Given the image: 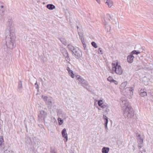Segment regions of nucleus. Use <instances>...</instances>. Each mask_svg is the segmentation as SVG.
<instances>
[{
    "instance_id": "nucleus-12",
    "label": "nucleus",
    "mask_w": 153,
    "mask_h": 153,
    "mask_svg": "<svg viewBox=\"0 0 153 153\" xmlns=\"http://www.w3.org/2000/svg\"><path fill=\"white\" fill-rule=\"evenodd\" d=\"M134 56L131 53V54L128 56L127 57V60L128 62L129 63H132L134 61Z\"/></svg>"
},
{
    "instance_id": "nucleus-16",
    "label": "nucleus",
    "mask_w": 153,
    "mask_h": 153,
    "mask_svg": "<svg viewBox=\"0 0 153 153\" xmlns=\"http://www.w3.org/2000/svg\"><path fill=\"white\" fill-rule=\"evenodd\" d=\"M22 88L23 87L22 82L21 81H20L18 82V91L20 92H21L22 91Z\"/></svg>"
},
{
    "instance_id": "nucleus-47",
    "label": "nucleus",
    "mask_w": 153,
    "mask_h": 153,
    "mask_svg": "<svg viewBox=\"0 0 153 153\" xmlns=\"http://www.w3.org/2000/svg\"><path fill=\"white\" fill-rule=\"evenodd\" d=\"M51 153H56L53 151H51Z\"/></svg>"
},
{
    "instance_id": "nucleus-49",
    "label": "nucleus",
    "mask_w": 153,
    "mask_h": 153,
    "mask_svg": "<svg viewBox=\"0 0 153 153\" xmlns=\"http://www.w3.org/2000/svg\"><path fill=\"white\" fill-rule=\"evenodd\" d=\"M98 109L99 110H100V109H99V108H98Z\"/></svg>"
},
{
    "instance_id": "nucleus-33",
    "label": "nucleus",
    "mask_w": 153,
    "mask_h": 153,
    "mask_svg": "<svg viewBox=\"0 0 153 153\" xmlns=\"http://www.w3.org/2000/svg\"><path fill=\"white\" fill-rule=\"evenodd\" d=\"M91 44L92 46L95 48H97V45L96 43L94 42H92Z\"/></svg>"
},
{
    "instance_id": "nucleus-27",
    "label": "nucleus",
    "mask_w": 153,
    "mask_h": 153,
    "mask_svg": "<svg viewBox=\"0 0 153 153\" xmlns=\"http://www.w3.org/2000/svg\"><path fill=\"white\" fill-rule=\"evenodd\" d=\"M68 73L69 74V75L71 76L72 78H74V77L75 76L73 73V71L72 70H71L70 71H69L68 72Z\"/></svg>"
},
{
    "instance_id": "nucleus-20",
    "label": "nucleus",
    "mask_w": 153,
    "mask_h": 153,
    "mask_svg": "<svg viewBox=\"0 0 153 153\" xmlns=\"http://www.w3.org/2000/svg\"><path fill=\"white\" fill-rule=\"evenodd\" d=\"M109 151V148L108 147H104L102 149V153H108Z\"/></svg>"
},
{
    "instance_id": "nucleus-17",
    "label": "nucleus",
    "mask_w": 153,
    "mask_h": 153,
    "mask_svg": "<svg viewBox=\"0 0 153 153\" xmlns=\"http://www.w3.org/2000/svg\"><path fill=\"white\" fill-rule=\"evenodd\" d=\"M138 144H143V138L140 134L138 135Z\"/></svg>"
},
{
    "instance_id": "nucleus-4",
    "label": "nucleus",
    "mask_w": 153,
    "mask_h": 153,
    "mask_svg": "<svg viewBox=\"0 0 153 153\" xmlns=\"http://www.w3.org/2000/svg\"><path fill=\"white\" fill-rule=\"evenodd\" d=\"M133 90V88L128 87L124 89L122 91V92L124 95L126 96L129 99H130L132 97Z\"/></svg>"
},
{
    "instance_id": "nucleus-42",
    "label": "nucleus",
    "mask_w": 153,
    "mask_h": 153,
    "mask_svg": "<svg viewBox=\"0 0 153 153\" xmlns=\"http://www.w3.org/2000/svg\"><path fill=\"white\" fill-rule=\"evenodd\" d=\"M108 120H104V124H108Z\"/></svg>"
},
{
    "instance_id": "nucleus-3",
    "label": "nucleus",
    "mask_w": 153,
    "mask_h": 153,
    "mask_svg": "<svg viewBox=\"0 0 153 153\" xmlns=\"http://www.w3.org/2000/svg\"><path fill=\"white\" fill-rule=\"evenodd\" d=\"M112 71L113 74L115 73L119 75L122 74L123 72V69L120 65L118 64V62L116 63H112Z\"/></svg>"
},
{
    "instance_id": "nucleus-29",
    "label": "nucleus",
    "mask_w": 153,
    "mask_h": 153,
    "mask_svg": "<svg viewBox=\"0 0 153 153\" xmlns=\"http://www.w3.org/2000/svg\"><path fill=\"white\" fill-rule=\"evenodd\" d=\"M141 67L139 65H134L133 67V69L135 70H138L141 68Z\"/></svg>"
},
{
    "instance_id": "nucleus-35",
    "label": "nucleus",
    "mask_w": 153,
    "mask_h": 153,
    "mask_svg": "<svg viewBox=\"0 0 153 153\" xmlns=\"http://www.w3.org/2000/svg\"><path fill=\"white\" fill-rule=\"evenodd\" d=\"M62 113V111L61 110L57 109V114L58 115L61 114Z\"/></svg>"
},
{
    "instance_id": "nucleus-43",
    "label": "nucleus",
    "mask_w": 153,
    "mask_h": 153,
    "mask_svg": "<svg viewBox=\"0 0 153 153\" xmlns=\"http://www.w3.org/2000/svg\"><path fill=\"white\" fill-rule=\"evenodd\" d=\"M67 70L68 71V72L69 71H71V70L70 69V68H69V67H68L67 68Z\"/></svg>"
},
{
    "instance_id": "nucleus-22",
    "label": "nucleus",
    "mask_w": 153,
    "mask_h": 153,
    "mask_svg": "<svg viewBox=\"0 0 153 153\" xmlns=\"http://www.w3.org/2000/svg\"><path fill=\"white\" fill-rule=\"evenodd\" d=\"M76 79L78 80L79 83H81L82 82V79H84L82 78V77L79 75H77L76 76Z\"/></svg>"
},
{
    "instance_id": "nucleus-46",
    "label": "nucleus",
    "mask_w": 153,
    "mask_h": 153,
    "mask_svg": "<svg viewBox=\"0 0 153 153\" xmlns=\"http://www.w3.org/2000/svg\"><path fill=\"white\" fill-rule=\"evenodd\" d=\"M35 85H37L38 86V84H37V82H36L35 84Z\"/></svg>"
},
{
    "instance_id": "nucleus-40",
    "label": "nucleus",
    "mask_w": 153,
    "mask_h": 153,
    "mask_svg": "<svg viewBox=\"0 0 153 153\" xmlns=\"http://www.w3.org/2000/svg\"><path fill=\"white\" fill-rule=\"evenodd\" d=\"M103 118L104 120H108V117L105 115H103Z\"/></svg>"
},
{
    "instance_id": "nucleus-34",
    "label": "nucleus",
    "mask_w": 153,
    "mask_h": 153,
    "mask_svg": "<svg viewBox=\"0 0 153 153\" xmlns=\"http://www.w3.org/2000/svg\"><path fill=\"white\" fill-rule=\"evenodd\" d=\"M98 53L99 54H103V51H102V48H99V49H98Z\"/></svg>"
},
{
    "instance_id": "nucleus-11",
    "label": "nucleus",
    "mask_w": 153,
    "mask_h": 153,
    "mask_svg": "<svg viewBox=\"0 0 153 153\" xmlns=\"http://www.w3.org/2000/svg\"><path fill=\"white\" fill-rule=\"evenodd\" d=\"M47 115V113L45 111L43 110H41L40 111V113L39 115V117L40 118L41 120H44Z\"/></svg>"
},
{
    "instance_id": "nucleus-14",
    "label": "nucleus",
    "mask_w": 153,
    "mask_h": 153,
    "mask_svg": "<svg viewBox=\"0 0 153 153\" xmlns=\"http://www.w3.org/2000/svg\"><path fill=\"white\" fill-rule=\"evenodd\" d=\"M4 6L2 5L0 7V19H1L4 14Z\"/></svg>"
},
{
    "instance_id": "nucleus-9",
    "label": "nucleus",
    "mask_w": 153,
    "mask_h": 153,
    "mask_svg": "<svg viewBox=\"0 0 153 153\" xmlns=\"http://www.w3.org/2000/svg\"><path fill=\"white\" fill-rule=\"evenodd\" d=\"M103 24L105 26V27L107 32H110L111 30V27L108 24V22L105 19H104Z\"/></svg>"
},
{
    "instance_id": "nucleus-26",
    "label": "nucleus",
    "mask_w": 153,
    "mask_h": 153,
    "mask_svg": "<svg viewBox=\"0 0 153 153\" xmlns=\"http://www.w3.org/2000/svg\"><path fill=\"white\" fill-rule=\"evenodd\" d=\"M79 38L81 40L82 42L83 41H84V38L83 37V35L82 33H79Z\"/></svg>"
},
{
    "instance_id": "nucleus-7",
    "label": "nucleus",
    "mask_w": 153,
    "mask_h": 153,
    "mask_svg": "<svg viewBox=\"0 0 153 153\" xmlns=\"http://www.w3.org/2000/svg\"><path fill=\"white\" fill-rule=\"evenodd\" d=\"M104 100L101 98L98 101V104L99 106L102 109L107 108H108V105L107 104L105 103Z\"/></svg>"
},
{
    "instance_id": "nucleus-25",
    "label": "nucleus",
    "mask_w": 153,
    "mask_h": 153,
    "mask_svg": "<svg viewBox=\"0 0 153 153\" xmlns=\"http://www.w3.org/2000/svg\"><path fill=\"white\" fill-rule=\"evenodd\" d=\"M59 40L64 45H66L67 44V43L66 40L63 38H61L59 39Z\"/></svg>"
},
{
    "instance_id": "nucleus-50",
    "label": "nucleus",
    "mask_w": 153,
    "mask_h": 153,
    "mask_svg": "<svg viewBox=\"0 0 153 153\" xmlns=\"http://www.w3.org/2000/svg\"><path fill=\"white\" fill-rule=\"evenodd\" d=\"M1 128H0V129H1Z\"/></svg>"
},
{
    "instance_id": "nucleus-38",
    "label": "nucleus",
    "mask_w": 153,
    "mask_h": 153,
    "mask_svg": "<svg viewBox=\"0 0 153 153\" xmlns=\"http://www.w3.org/2000/svg\"><path fill=\"white\" fill-rule=\"evenodd\" d=\"M143 146V144H138V147L139 149L141 148Z\"/></svg>"
},
{
    "instance_id": "nucleus-31",
    "label": "nucleus",
    "mask_w": 153,
    "mask_h": 153,
    "mask_svg": "<svg viewBox=\"0 0 153 153\" xmlns=\"http://www.w3.org/2000/svg\"><path fill=\"white\" fill-rule=\"evenodd\" d=\"M106 19L105 18H104V19H106L107 21V20L108 19L110 20L111 19V16L110 14H106Z\"/></svg>"
},
{
    "instance_id": "nucleus-5",
    "label": "nucleus",
    "mask_w": 153,
    "mask_h": 153,
    "mask_svg": "<svg viewBox=\"0 0 153 153\" xmlns=\"http://www.w3.org/2000/svg\"><path fill=\"white\" fill-rule=\"evenodd\" d=\"M60 50L61 53L65 57L66 61L68 62V63L70 64L69 61H70V59L68 53L66 50L63 47H61L60 48Z\"/></svg>"
},
{
    "instance_id": "nucleus-19",
    "label": "nucleus",
    "mask_w": 153,
    "mask_h": 153,
    "mask_svg": "<svg viewBox=\"0 0 153 153\" xmlns=\"http://www.w3.org/2000/svg\"><path fill=\"white\" fill-rule=\"evenodd\" d=\"M127 84V82H125L123 83H122L120 86V89L121 90H123L125 88V87L126 86Z\"/></svg>"
},
{
    "instance_id": "nucleus-13",
    "label": "nucleus",
    "mask_w": 153,
    "mask_h": 153,
    "mask_svg": "<svg viewBox=\"0 0 153 153\" xmlns=\"http://www.w3.org/2000/svg\"><path fill=\"white\" fill-rule=\"evenodd\" d=\"M139 93L141 97H145L147 96V93L144 89H141L139 91Z\"/></svg>"
},
{
    "instance_id": "nucleus-18",
    "label": "nucleus",
    "mask_w": 153,
    "mask_h": 153,
    "mask_svg": "<svg viewBox=\"0 0 153 153\" xmlns=\"http://www.w3.org/2000/svg\"><path fill=\"white\" fill-rule=\"evenodd\" d=\"M4 140L2 136H0V149L2 148L4 144Z\"/></svg>"
},
{
    "instance_id": "nucleus-2",
    "label": "nucleus",
    "mask_w": 153,
    "mask_h": 153,
    "mask_svg": "<svg viewBox=\"0 0 153 153\" xmlns=\"http://www.w3.org/2000/svg\"><path fill=\"white\" fill-rule=\"evenodd\" d=\"M120 103L125 118L128 119L134 116V112L129 103L126 99L121 98Z\"/></svg>"
},
{
    "instance_id": "nucleus-21",
    "label": "nucleus",
    "mask_w": 153,
    "mask_h": 153,
    "mask_svg": "<svg viewBox=\"0 0 153 153\" xmlns=\"http://www.w3.org/2000/svg\"><path fill=\"white\" fill-rule=\"evenodd\" d=\"M46 7L50 10H53L55 8V7L53 4H47Z\"/></svg>"
},
{
    "instance_id": "nucleus-30",
    "label": "nucleus",
    "mask_w": 153,
    "mask_h": 153,
    "mask_svg": "<svg viewBox=\"0 0 153 153\" xmlns=\"http://www.w3.org/2000/svg\"><path fill=\"white\" fill-rule=\"evenodd\" d=\"M140 53V52L139 51L134 50L132 51L131 53V54H136L137 55Z\"/></svg>"
},
{
    "instance_id": "nucleus-1",
    "label": "nucleus",
    "mask_w": 153,
    "mask_h": 153,
    "mask_svg": "<svg viewBox=\"0 0 153 153\" xmlns=\"http://www.w3.org/2000/svg\"><path fill=\"white\" fill-rule=\"evenodd\" d=\"M5 44L7 48L13 49L16 36L14 22L12 19H8L7 23Z\"/></svg>"
},
{
    "instance_id": "nucleus-37",
    "label": "nucleus",
    "mask_w": 153,
    "mask_h": 153,
    "mask_svg": "<svg viewBox=\"0 0 153 153\" xmlns=\"http://www.w3.org/2000/svg\"><path fill=\"white\" fill-rule=\"evenodd\" d=\"M82 42L83 44V47L85 49L86 48V45L85 44V41H83Z\"/></svg>"
},
{
    "instance_id": "nucleus-24",
    "label": "nucleus",
    "mask_w": 153,
    "mask_h": 153,
    "mask_svg": "<svg viewBox=\"0 0 153 153\" xmlns=\"http://www.w3.org/2000/svg\"><path fill=\"white\" fill-rule=\"evenodd\" d=\"M68 48L69 50L71 51L72 52H73V51L76 48L71 45H68Z\"/></svg>"
},
{
    "instance_id": "nucleus-32",
    "label": "nucleus",
    "mask_w": 153,
    "mask_h": 153,
    "mask_svg": "<svg viewBox=\"0 0 153 153\" xmlns=\"http://www.w3.org/2000/svg\"><path fill=\"white\" fill-rule=\"evenodd\" d=\"M107 80L111 82H112L114 80L112 77L109 76L107 78Z\"/></svg>"
},
{
    "instance_id": "nucleus-41",
    "label": "nucleus",
    "mask_w": 153,
    "mask_h": 153,
    "mask_svg": "<svg viewBox=\"0 0 153 153\" xmlns=\"http://www.w3.org/2000/svg\"><path fill=\"white\" fill-rule=\"evenodd\" d=\"M107 124H104L105 129L106 130H107L108 129L107 127Z\"/></svg>"
},
{
    "instance_id": "nucleus-48",
    "label": "nucleus",
    "mask_w": 153,
    "mask_h": 153,
    "mask_svg": "<svg viewBox=\"0 0 153 153\" xmlns=\"http://www.w3.org/2000/svg\"><path fill=\"white\" fill-rule=\"evenodd\" d=\"M77 28H78V26H77Z\"/></svg>"
},
{
    "instance_id": "nucleus-36",
    "label": "nucleus",
    "mask_w": 153,
    "mask_h": 153,
    "mask_svg": "<svg viewBox=\"0 0 153 153\" xmlns=\"http://www.w3.org/2000/svg\"><path fill=\"white\" fill-rule=\"evenodd\" d=\"M5 153H15V152L12 150H6L5 151Z\"/></svg>"
},
{
    "instance_id": "nucleus-44",
    "label": "nucleus",
    "mask_w": 153,
    "mask_h": 153,
    "mask_svg": "<svg viewBox=\"0 0 153 153\" xmlns=\"http://www.w3.org/2000/svg\"><path fill=\"white\" fill-rule=\"evenodd\" d=\"M96 1L99 4L100 3V0H96Z\"/></svg>"
},
{
    "instance_id": "nucleus-45",
    "label": "nucleus",
    "mask_w": 153,
    "mask_h": 153,
    "mask_svg": "<svg viewBox=\"0 0 153 153\" xmlns=\"http://www.w3.org/2000/svg\"><path fill=\"white\" fill-rule=\"evenodd\" d=\"M51 119H53V121H55L56 120V119L54 117H52V118H51Z\"/></svg>"
},
{
    "instance_id": "nucleus-39",
    "label": "nucleus",
    "mask_w": 153,
    "mask_h": 153,
    "mask_svg": "<svg viewBox=\"0 0 153 153\" xmlns=\"http://www.w3.org/2000/svg\"><path fill=\"white\" fill-rule=\"evenodd\" d=\"M112 82L114 83L115 85H117L118 84V82L117 81L114 80V79L113 80Z\"/></svg>"
},
{
    "instance_id": "nucleus-23",
    "label": "nucleus",
    "mask_w": 153,
    "mask_h": 153,
    "mask_svg": "<svg viewBox=\"0 0 153 153\" xmlns=\"http://www.w3.org/2000/svg\"><path fill=\"white\" fill-rule=\"evenodd\" d=\"M82 82L81 83L82 84V85L85 87V86H87L88 85V83L87 81L84 79H82Z\"/></svg>"
},
{
    "instance_id": "nucleus-10",
    "label": "nucleus",
    "mask_w": 153,
    "mask_h": 153,
    "mask_svg": "<svg viewBox=\"0 0 153 153\" xmlns=\"http://www.w3.org/2000/svg\"><path fill=\"white\" fill-rule=\"evenodd\" d=\"M62 137L64 138V140L65 142H66L68 140V134L67 133L66 129L64 128L61 132Z\"/></svg>"
},
{
    "instance_id": "nucleus-8",
    "label": "nucleus",
    "mask_w": 153,
    "mask_h": 153,
    "mask_svg": "<svg viewBox=\"0 0 153 153\" xmlns=\"http://www.w3.org/2000/svg\"><path fill=\"white\" fill-rule=\"evenodd\" d=\"M72 53L76 58L81 57L82 55V51L77 47H76L75 49L73 51Z\"/></svg>"
},
{
    "instance_id": "nucleus-6",
    "label": "nucleus",
    "mask_w": 153,
    "mask_h": 153,
    "mask_svg": "<svg viewBox=\"0 0 153 153\" xmlns=\"http://www.w3.org/2000/svg\"><path fill=\"white\" fill-rule=\"evenodd\" d=\"M42 98L43 99L46 103L48 105H51L53 103V98L50 96L48 97L42 95Z\"/></svg>"
},
{
    "instance_id": "nucleus-28",
    "label": "nucleus",
    "mask_w": 153,
    "mask_h": 153,
    "mask_svg": "<svg viewBox=\"0 0 153 153\" xmlns=\"http://www.w3.org/2000/svg\"><path fill=\"white\" fill-rule=\"evenodd\" d=\"M57 120L59 124V125H61L63 124V120H62L61 118H60V117H59L58 118Z\"/></svg>"
},
{
    "instance_id": "nucleus-15",
    "label": "nucleus",
    "mask_w": 153,
    "mask_h": 153,
    "mask_svg": "<svg viewBox=\"0 0 153 153\" xmlns=\"http://www.w3.org/2000/svg\"><path fill=\"white\" fill-rule=\"evenodd\" d=\"M105 4L108 5L109 7H111L113 6V2L111 0H107Z\"/></svg>"
}]
</instances>
